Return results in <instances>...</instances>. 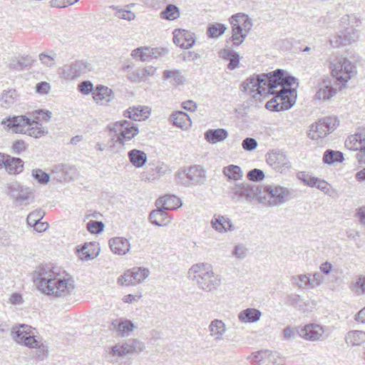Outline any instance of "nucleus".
<instances>
[{
    "instance_id": "5701e85b",
    "label": "nucleus",
    "mask_w": 365,
    "mask_h": 365,
    "mask_svg": "<svg viewBox=\"0 0 365 365\" xmlns=\"http://www.w3.org/2000/svg\"><path fill=\"white\" fill-rule=\"evenodd\" d=\"M150 114V110L148 107L137 106L130 107L124 111L123 116L135 121H140L147 119Z\"/></svg>"
},
{
    "instance_id": "58836bf2",
    "label": "nucleus",
    "mask_w": 365,
    "mask_h": 365,
    "mask_svg": "<svg viewBox=\"0 0 365 365\" xmlns=\"http://www.w3.org/2000/svg\"><path fill=\"white\" fill-rule=\"evenodd\" d=\"M236 21L238 24H240L242 27V30L244 34H246V36L248 34L250 31L252 27V21L247 15L242 14H237L232 16V22Z\"/></svg>"
},
{
    "instance_id": "ddd939ff",
    "label": "nucleus",
    "mask_w": 365,
    "mask_h": 365,
    "mask_svg": "<svg viewBox=\"0 0 365 365\" xmlns=\"http://www.w3.org/2000/svg\"><path fill=\"white\" fill-rule=\"evenodd\" d=\"M258 187L251 186L248 184L237 183L235 184L231 188L230 194L232 198L237 201L246 200L252 201L257 195Z\"/></svg>"
},
{
    "instance_id": "09e8293b",
    "label": "nucleus",
    "mask_w": 365,
    "mask_h": 365,
    "mask_svg": "<svg viewBox=\"0 0 365 365\" xmlns=\"http://www.w3.org/2000/svg\"><path fill=\"white\" fill-rule=\"evenodd\" d=\"M108 354L113 357H123L129 354L125 343L122 344H117L112 346L108 351Z\"/></svg>"
},
{
    "instance_id": "c9c22d12",
    "label": "nucleus",
    "mask_w": 365,
    "mask_h": 365,
    "mask_svg": "<svg viewBox=\"0 0 365 365\" xmlns=\"http://www.w3.org/2000/svg\"><path fill=\"white\" fill-rule=\"evenodd\" d=\"M230 22L232 27V41L236 46L242 43L246 38V34H244L242 27L236 21L232 22V16L230 19Z\"/></svg>"
},
{
    "instance_id": "69168bd1",
    "label": "nucleus",
    "mask_w": 365,
    "mask_h": 365,
    "mask_svg": "<svg viewBox=\"0 0 365 365\" xmlns=\"http://www.w3.org/2000/svg\"><path fill=\"white\" fill-rule=\"evenodd\" d=\"M115 15L119 19L128 21L133 20L135 17V14L131 11H125L123 9H118Z\"/></svg>"
},
{
    "instance_id": "6e6552de",
    "label": "nucleus",
    "mask_w": 365,
    "mask_h": 365,
    "mask_svg": "<svg viewBox=\"0 0 365 365\" xmlns=\"http://www.w3.org/2000/svg\"><path fill=\"white\" fill-rule=\"evenodd\" d=\"M341 21L344 24L348 22L350 27H347L344 31H341L331 36L329 41L334 48H339L354 41L356 36L354 31V27H357L361 24L360 19L354 15L344 16Z\"/></svg>"
},
{
    "instance_id": "7ed1b4c3",
    "label": "nucleus",
    "mask_w": 365,
    "mask_h": 365,
    "mask_svg": "<svg viewBox=\"0 0 365 365\" xmlns=\"http://www.w3.org/2000/svg\"><path fill=\"white\" fill-rule=\"evenodd\" d=\"M282 74H284V71L277 69L269 73L251 76L242 83V91L252 95L254 98H257V96H265L269 91H274L276 86L274 82L282 81Z\"/></svg>"
},
{
    "instance_id": "3c124183",
    "label": "nucleus",
    "mask_w": 365,
    "mask_h": 365,
    "mask_svg": "<svg viewBox=\"0 0 365 365\" xmlns=\"http://www.w3.org/2000/svg\"><path fill=\"white\" fill-rule=\"evenodd\" d=\"M118 284L122 286H135V282L133 279V274L132 269L127 270L123 275H121L118 279Z\"/></svg>"
},
{
    "instance_id": "4c0bfd02",
    "label": "nucleus",
    "mask_w": 365,
    "mask_h": 365,
    "mask_svg": "<svg viewBox=\"0 0 365 365\" xmlns=\"http://www.w3.org/2000/svg\"><path fill=\"white\" fill-rule=\"evenodd\" d=\"M292 284L299 289H312L310 274H297L291 277Z\"/></svg>"
},
{
    "instance_id": "052dcab7",
    "label": "nucleus",
    "mask_w": 365,
    "mask_h": 365,
    "mask_svg": "<svg viewBox=\"0 0 365 365\" xmlns=\"http://www.w3.org/2000/svg\"><path fill=\"white\" fill-rule=\"evenodd\" d=\"M247 178L252 181H260L264 179V174L262 170L255 168L248 172Z\"/></svg>"
},
{
    "instance_id": "dca6fc26",
    "label": "nucleus",
    "mask_w": 365,
    "mask_h": 365,
    "mask_svg": "<svg viewBox=\"0 0 365 365\" xmlns=\"http://www.w3.org/2000/svg\"><path fill=\"white\" fill-rule=\"evenodd\" d=\"M297 333L302 338L308 341H318L324 333V327L317 324H308L297 329Z\"/></svg>"
},
{
    "instance_id": "5fc2aeb1",
    "label": "nucleus",
    "mask_w": 365,
    "mask_h": 365,
    "mask_svg": "<svg viewBox=\"0 0 365 365\" xmlns=\"http://www.w3.org/2000/svg\"><path fill=\"white\" fill-rule=\"evenodd\" d=\"M315 187L330 197H333L335 192V191L331 188L330 185L327 182L319 178L317 179V182H316Z\"/></svg>"
},
{
    "instance_id": "c03bdc74",
    "label": "nucleus",
    "mask_w": 365,
    "mask_h": 365,
    "mask_svg": "<svg viewBox=\"0 0 365 365\" xmlns=\"http://www.w3.org/2000/svg\"><path fill=\"white\" fill-rule=\"evenodd\" d=\"M163 76L165 79L173 78V83L176 85H181L185 81V76L178 70L165 71Z\"/></svg>"
},
{
    "instance_id": "8fccbe9b",
    "label": "nucleus",
    "mask_w": 365,
    "mask_h": 365,
    "mask_svg": "<svg viewBox=\"0 0 365 365\" xmlns=\"http://www.w3.org/2000/svg\"><path fill=\"white\" fill-rule=\"evenodd\" d=\"M31 175L41 185H46L50 180V175L39 168L34 169Z\"/></svg>"
},
{
    "instance_id": "13d9d810",
    "label": "nucleus",
    "mask_w": 365,
    "mask_h": 365,
    "mask_svg": "<svg viewBox=\"0 0 365 365\" xmlns=\"http://www.w3.org/2000/svg\"><path fill=\"white\" fill-rule=\"evenodd\" d=\"M285 303L287 305L298 307H301L302 299L299 295L297 294H288L285 298Z\"/></svg>"
},
{
    "instance_id": "f704fd0d",
    "label": "nucleus",
    "mask_w": 365,
    "mask_h": 365,
    "mask_svg": "<svg viewBox=\"0 0 365 365\" xmlns=\"http://www.w3.org/2000/svg\"><path fill=\"white\" fill-rule=\"evenodd\" d=\"M220 56L222 58L230 61L227 65V68L234 70L239 66L240 56L239 54L230 49H224L220 52Z\"/></svg>"
},
{
    "instance_id": "f3484780",
    "label": "nucleus",
    "mask_w": 365,
    "mask_h": 365,
    "mask_svg": "<svg viewBox=\"0 0 365 365\" xmlns=\"http://www.w3.org/2000/svg\"><path fill=\"white\" fill-rule=\"evenodd\" d=\"M87 70L86 63L83 61H75L70 65L64 66L60 74L61 77L66 80H73L79 77L82 73H86Z\"/></svg>"
},
{
    "instance_id": "774afa93",
    "label": "nucleus",
    "mask_w": 365,
    "mask_h": 365,
    "mask_svg": "<svg viewBox=\"0 0 365 365\" xmlns=\"http://www.w3.org/2000/svg\"><path fill=\"white\" fill-rule=\"evenodd\" d=\"M39 60L43 65L48 67H53L56 63L54 56H51L43 53L39 54Z\"/></svg>"
},
{
    "instance_id": "393cba45",
    "label": "nucleus",
    "mask_w": 365,
    "mask_h": 365,
    "mask_svg": "<svg viewBox=\"0 0 365 365\" xmlns=\"http://www.w3.org/2000/svg\"><path fill=\"white\" fill-rule=\"evenodd\" d=\"M99 250L98 244L95 242L85 243L81 249H77L79 257L82 260L96 258L99 254Z\"/></svg>"
},
{
    "instance_id": "79ce46f5",
    "label": "nucleus",
    "mask_w": 365,
    "mask_h": 365,
    "mask_svg": "<svg viewBox=\"0 0 365 365\" xmlns=\"http://www.w3.org/2000/svg\"><path fill=\"white\" fill-rule=\"evenodd\" d=\"M179 16V9L173 4H168L165 9L160 13V18L170 21L178 19Z\"/></svg>"
},
{
    "instance_id": "a18cd8bd",
    "label": "nucleus",
    "mask_w": 365,
    "mask_h": 365,
    "mask_svg": "<svg viewBox=\"0 0 365 365\" xmlns=\"http://www.w3.org/2000/svg\"><path fill=\"white\" fill-rule=\"evenodd\" d=\"M131 269L135 284L143 282L150 274V271L148 268L133 267Z\"/></svg>"
},
{
    "instance_id": "4468645a",
    "label": "nucleus",
    "mask_w": 365,
    "mask_h": 365,
    "mask_svg": "<svg viewBox=\"0 0 365 365\" xmlns=\"http://www.w3.org/2000/svg\"><path fill=\"white\" fill-rule=\"evenodd\" d=\"M266 161L274 170L282 173L291 167L287 155L282 151L274 150L267 153Z\"/></svg>"
},
{
    "instance_id": "37998d69",
    "label": "nucleus",
    "mask_w": 365,
    "mask_h": 365,
    "mask_svg": "<svg viewBox=\"0 0 365 365\" xmlns=\"http://www.w3.org/2000/svg\"><path fill=\"white\" fill-rule=\"evenodd\" d=\"M153 54V50L146 48V47H140L136 49H134L132 51V56L134 58H139L142 61H147Z\"/></svg>"
},
{
    "instance_id": "39448f33",
    "label": "nucleus",
    "mask_w": 365,
    "mask_h": 365,
    "mask_svg": "<svg viewBox=\"0 0 365 365\" xmlns=\"http://www.w3.org/2000/svg\"><path fill=\"white\" fill-rule=\"evenodd\" d=\"M1 125L6 126L14 133L26 134L36 138H41L47 133V130L41 123L31 120L26 115H14L4 118Z\"/></svg>"
},
{
    "instance_id": "4d7b16f0",
    "label": "nucleus",
    "mask_w": 365,
    "mask_h": 365,
    "mask_svg": "<svg viewBox=\"0 0 365 365\" xmlns=\"http://www.w3.org/2000/svg\"><path fill=\"white\" fill-rule=\"evenodd\" d=\"M78 89L83 95L93 94L95 90L93 83L90 81H84L80 83L78 86Z\"/></svg>"
},
{
    "instance_id": "7c9ffc66",
    "label": "nucleus",
    "mask_w": 365,
    "mask_h": 365,
    "mask_svg": "<svg viewBox=\"0 0 365 365\" xmlns=\"http://www.w3.org/2000/svg\"><path fill=\"white\" fill-rule=\"evenodd\" d=\"M228 136V132L223 128L210 129L205 133V138L211 143H216L225 140Z\"/></svg>"
},
{
    "instance_id": "20e7f679",
    "label": "nucleus",
    "mask_w": 365,
    "mask_h": 365,
    "mask_svg": "<svg viewBox=\"0 0 365 365\" xmlns=\"http://www.w3.org/2000/svg\"><path fill=\"white\" fill-rule=\"evenodd\" d=\"M188 278L199 289L205 292H213L221 284V277L213 272L212 267L207 263L193 264L188 270Z\"/></svg>"
},
{
    "instance_id": "de8ad7c7",
    "label": "nucleus",
    "mask_w": 365,
    "mask_h": 365,
    "mask_svg": "<svg viewBox=\"0 0 365 365\" xmlns=\"http://www.w3.org/2000/svg\"><path fill=\"white\" fill-rule=\"evenodd\" d=\"M226 30L225 25L220 23L210 24L207 29V34L210 37L217 38L225 33Z\"/></svg>"
},
{
    "instance_id": "ea45409f",
    "label": "nucleus",
    "mask_w": 365,
    "mask_h": 365,
    "mask_svg": "<svg viewBox=\"0 0 365 365\" xmlns=\"http://www.w3.org/2000/svg\"><path fill=\"white\" fill-rule=\"evenodd\" d=\"M223 174L230 180H240L243 174L240 167L235 165H230L223 168Z\"/></svg>"
},
{
    "instance_id": "9b49d317",
    "label": "nucleus",
    "mask_w": 365,
    "mask_h": 365,
    "mask_svg": "<svg viewBox=\"0 0 365 365\" xmlns=\"http://www.w3.org/2000/svg\"><path fill=\"white\" fill-rule=\"evenodd\" d=\"M338 125L336 117H326L312 124L309 130L308 136L312 140H318L332 132Z\"/></svg>"
},
{
    "instance_id": "4be33fe9",
    "label": "nucleus",
    "mask_w": 365,
    "mask_h": 365,
    "mask_svg": "<svg viewBox=\"0 0 365 365\" xmlns=\"http://www.w3.org/2000/svg\"><path fill=\"white\" fill-rule=\"evenodd\" d=\"M109 245L112 252L118 255H125L130 249L128 240L121 237L111 238L109 240Z\"/></svg>"
},
{
    "instance_id": "603ef678",
    "label": "nucleus",
    "mask_w": 365,
    "mask_h": 365,
    "mask_svg": "<svg viewBox=\"0 0 365 365\" xmlns=\"http://www.w3.org/2000/svg\"><path fill=\"white\" fill-rule=\"evenodd\" d=\"M345 145L350 150H360L361 151L363 148L362 145H361V143L359 142L356 133L348 137V138L345 141Z\"/></svg>"
},
{
    "instance_id": "72a5a7b5",
    "label": "nucleus",
    "mask_w": 365,
    "mask_h": 365,
    "mask_svg": "<svg viewBox=\"0 0 365 365\" xmlns=\"http://www.w3.org/2000/svg\"><path fill=\"white\" fill-rule=\"evenodd\" d=\"M347 344L360 346L365 342V331L354 330L349 331L345 337Z\"/></svg>"
},
{
    "instance_id": "412c9836",
    "label": "nucleus",
    "mask_w": 365,
    "mask_h": 365,
    "mask_svg": "<svg viewBox=\"0 0 365 365\" xmlns=\"http://www.w3.org/2000/svg\"><path fill=\"white\" fill-rule=\"evenodd\" d=\"M156 207H160L163 210H173L182 206V202L179 197L173 195H165L159 197L155 201Z\"/></svg>"
},
{
    "instance_id": "9d476101",
    "label": "nucleus",
    "mask_w": 365,
    "mask_h": 365,
    "mask_svg": "<svg viewBox=\"0 0 365 365\" xmlns=\"http://www.w3.org/2000/svg\"><path fill=\"white\" fill-rule=\"evenodd\" d=\"M11 335L16 342L29 348H38L41 346V341L35 338L30 326L26 324L15 326L12 328Z\"/></svg>"
},
{
    "instance_id": "6ab92c4d",
    "label": "nucleus",
    "mask_w": 365,
    "mask_h": 365,
    "mask_svg": "<svg viewBox=\"0 0 365 365\" xmlns=\"http://www.w3.org/2000/svg\"><path fill=\"white\" fill-rule=\"evenodd\" d=\"M182 175H185L192 185H202L206 178L205 170L200 165L189 168L186 173H178L177 174L178 179L181 180Z\"/></svg>"
},
{
    "instance_id": "b1692460",
    "label": "nucleus",
    "mask_w": 365,
    "mask_h": 365,
    "mask_svg": "<svg viewBox=\"0 0 365 365\" xmlns=\"http://www.w3.org/2000/svg\"><path fill=\"white\" fill-rule=\"evenodd\" d=\"M158 209L153 210L149 215V220L153 225L158 227L168 225L172 218L168 215L166 211L160 207Z\"/></svg>"
},
{
    "instance_id": "0e129e2a",
    "label": "nucleus",
    "mask_w": 365,
    "mask_h": 365,
    "mask_svg": "<svg viewBox=\"0 0 365 365\" xmlns=\"http://www.w3.org/2000/svg\"><path fill=\"white\" fill-rule=\"evenodd\" d=\"M352 289L357 294L365 293V277H359L354 284Z\"/></svg>"
},
{
    "instance_id": "680f3d73",
    "label": "nucleus",
    "mask_w": 365,
    "mask_h": 365,
    "mask_svg": "<svg viewBox=\"0 0 365 365\" xmlns=\"http://www.w3.org/2000/svg\"><path fill=\"white\" fill-rule=\"evenodd\" d=\"M257 142L255 138H246L242 142V146L247 151H252L257 147Z\"/></svg>"
},
{
    "instance_id": "c85d7f7f",
    "label": "nucleus",
    "mask_w": 365,
    "mask_h": 365,
    "mask_svg": "<svg viewBox=\"0 0 365 365\" xmlns=\"http://www.w3.org/2000/svg\"><path fill=\"white\" fill-rule=\"evenodd\" d=\"M212 227L219 232L232 230V224L230 220L224 216H214L211 221Z\"/></svg>"
},
{
    "instance_id": "473e14b6",
    "label": "nucleus",
    "mask_w": 365,
    "mask_h": 365,
    "mask_svg": "<svg viewBox=\"0 0 365 365\" xmlns=\"http://www.w3.org/2000/svg\"><path fill=\"white\" fill-rule=\"evenodd\" d=\"M131 164L135 168H142L147 161V155L142 150L133 149L128 153Z\"/></svg>"
},
{
    "instance_id": "c756f323",
    "label": "nucleus",
    "mask_w": 365,
    "mask_h": 365,
    "mask_svg": "<svg viewBox=\"0 0 365 365\" xmlns=\"http://www.w3.org/2000/svg\"><path fill=\"white\" fill-rule=\"evenodd\" d=\"M173 123L182 130H187L191 127L192 123L187 113L178 111L171 115Z\"/></svg>"
},
{
    "instance_id": "338daca9",
    "label": "nucleus",
    "mask_w": 365,
    "mask_h": 365,
    "mask_svg": "<svg viewBox=\"0 0 365 365\" xmlns=\"http://www.w3.org/2000/svg\"><path fill=\"white\" fill-rule=\"evenodd\" d=\"M247 249L243 245H237L235 247L232 255L239 259H244L247 256Z\"/></svg>"
},
{
    "instance_id": "a19ab883",
    "label": "nucleus",
    "mask_w": 365,
    "mask_h": 365,
    "mask_svg": "<svg viewBox=\"0 0 365 365\" xmlns=\"http://www.w3.org/2000/svg\"><path fill=\"white\" fill-rule=\"evenodd\" d=\"M344 160L342 153L327 150L325 151L323 157V161L327 164H332L336 162L341 163Z\"/></svg>"
},
{
    "instance_id": "e433bc0d",
    "label": "nucleus",
    "mask_w": 365,
    "mask_h": 365,
    "mask_svg": "<svg viewBox=\"0 0 365 365\" xmlns=\"http://www.w3.org/2000/svg\"><path fill=\"white\" fill-rule=\"evenodd\" d=\"M336 89L324 81L319 86L316 93V98L319 100H328L336 94Z\"/></svg>"
},
{
    "instance_id": "a878e982",
    "label": "nucleus",
    "mask_w": 365,
    "mask_h": 365,
    "mask_svg": "<svg viewBox=\"0 0 365 365\" xmlns=\"http://www.w3.org/2000/svg\"><path fill=\"white\" fill-rule=\"evenodd\" d=\"M210 336L215 341H220L223 339L224 334L227 331L225 324L220 319L212 320L208 327Z\"/></svg>"
},
{
    "instance_id": "864d4df0",
    "label": "nucleus",
    "mask_w": 365,
    "mask_h": 365,
    "mask_svg": "<svg viewBox=\"0 0 365 365\" xmlns=\"http://www.w3.org/2000/svg\"><path fill=\"white\" fill-rule=\"evenodd\" d=\"M135 328V326L132 323L131 321L125 320L119 323L118 327V331L123 335L128 334V336Z\"/></svg>"
},
{
    "instance_id": "f03ea898",
    "label": "nucleus",
    "mask_w": 365,
    "mask_h": 365,
    "mask_svg": "<svg viewBox=\"0 0 365 365\" xmlns=\"http://www.w3.org/2000/svg\"><path fill=\"white\" fill-rule=\"evenodd\" d=\"M282 81H274L276 88L269 91L268 94L274 97L268 101L265 105L267 109L272 111H280L291 108L295 103L297 98L296 87L297 79L284 72L280 76Z\"/></svg>"
},
{
    "instance_id": "a211bd4d",
    "label": "nucleus",
    "mask_w": 365,
    "mask_h": 365,
    "mask_svg": "<svg viewBox=\"0 0 365 365\" xmlns=\"http://www.w3.org/2000/svg\"><path fill=\"white\" fill-rule=\"evenodd\" d=\"M173 42L178 46L188 49L195 42L194 34L185 29H175L173 33Z\"/></svg>"
},
{
    "instance_id": "cd10ccee",
    "label": "nucleus",
    "mask_w": 365,
    "mask_h": 365,
    "mask_svg": "<svg viewBox=\"0 0 365 365\" xmlns=\"http://www.w3.org/2000/svg\"><path fill=\"white\" fill-rule=\"evenodd\" d=\"M19 95L15 89L4 91L0 98V105L4 108H11L19 100Z\"/></svg>"
},
{
    "instance_id": "aec40b11",
    "label": "nucleus",
    "mask_w": 365,
    "mask_h": 365,
    "mask_svg": "<svg viewBox=\"0 0 365 365\" xmlns=\"http://www.w3.org/2000/svg\"><path fill=\"white\" fill-rule=\"evenodd\" d=\"M114 98L113 91L107 86L99 85L93 92V101L99 105H106Z\"/></svg>"
},
{
    "instance_id": "bb28decb",
    "label": "nucleus",
    "mask_w": 365,
    "mask_h": 365,
    "mask_svg": "<svg viewBox=\"0 0 365 365\" xmlns=\"http://www.w3.org/2000/svg\"><path fill=\"white\" fill-rule=\"evenodd\" d=\"M262 313L255 308H247L238 314L239 320L242 323H254L259 320Z\"/></svg>"
},
{
    "instance_id": "2eb2a0df",
    "label": "nucleus",
    "mask_w": 365,
    "mask_h": 365,
    "mask_svg": "<svg viewBox=\"0 0 365 365\" xmlns=\"http://www.w3.org/2000/svg\"><path fill=\"white\" fill-rule=\"evenodd\" d=\"M8 194L19 203H24L33 198V190L14 181L7 185Z\"/></svg>"
},
{
    "instance_id": "f8f14e48",
    "label": "nucleus",
    "mask_w": 365,
    "mask_h": 365,
    "mask_svg": "<svg viewBox=\"0 0 365 365\" xmlns=\"http://www.w3.org/2000/svg\"><path fill=\"white\" fill-rule=\"evenodd\" d=\"M247 359L253 365H283L284 359L277 351L261 350L251 354Z\"/></svg>"
},
{
    "instance_id": "423d86ee",
    "label": "nucleus",
    "mask_w": 365,
    "mask_h": 365,
    "mask_svg": "<svg viewBox=\"0 0 365 365\" xmlns=\"http://www.w3.org/2000/svg\"><path fill=\"white\" fill-rule=\"evenodd\" d=\"M329 68L333 78L343 86L357 73L354 60L344 56H337L330 62Z\"/></svg>"
},
{
    "instance_id": "f257e3e1",
    "label": "nucleus",
    "mask_w": 365,
    "mask_h": 365,
    "mask_svg": "<svg viewBox=\"0 0 365 365\" xmlns=\"http://www.w3.org/2000/svg\"><path fill=\"white\" fill-rule=\"evenodd\" d=\"M35 282L39 291L54 297H65L74 290L73 280L66 278L53 264L39 266L36 270Z\"/></svg>"
},
{
    "instance_id": "e2e57ef3",
    "label": "nucleus",
    "mask_w": 365,
    "mask_h": 365,
    "mask_svg": "<svg viewBox=\"0 0 365 365\" xmlns=\"http://www.w3.org/2000/svg\"><path fill=\"white\" fill-rule=\"evenodd\" d=\"M79 0H51V6L55 8H65L69 5H73Z\"/></svg>"
},
{
    "instance_id": "6e6d98bb",
    "label": "nucleus",
    "mask_w": 365,
    "mask_h": 365,
    "mask_svg": "<svg viewBox=\"0 0 365 365\" xmlns=\"http://www.w3.org/2000/svg\"><path fill=\"white\" fill-rule=\"evenodd\" d=\"M86 227L90 232L98 234L103 231L104 225L101 221L91 220L87 223Z\"/></svg>"
},
{
    "instance_id": "2f4dec72",
    "label": "nucleus",
    "mask_w": 365,
    "mask_h": 365,
    "mask_svg": "<svg viewBox=\"0 0 365 365\" xmlns=\"http://www.w3.org/2000/svg\"><path fill=\"white\" fill-rule=\"evenodd\" d=\"M23 168L24 161L21 158L9 156L6 158L5 168L9 174H19L23 171Z\"/></svg>"
},
{
    "instance_id": "bf43d9fd",
    "label": "nucleus",
    "mask_w": 365,
    "mask_h": 365,
    "mask_svg": "<svg viewBox=\"0 0 365 365\" xmlns=\"http://www.w3.org/2000/svg\"><path fill=\"white\" fill-rule=\"evenodd\" d=\"M44 215L41 210H35L31 212L27 217V222L30 225H32L36 222L40 221Z\"/></svg>"
},
{
    "instance_id": "49530a36",
    "label": "nucleus",
    "mask_w": 365,
    "mask_h": 365,
    "mask_svg": "<svg viewBox=\"0 0 365 365\" xmlns=\"http://www.w3.org/2000/svg\"><path fill=\"white\" fill-rule=\"evenodd\" d=\"M127 346V351L128 354L140 353L145 349V344L143 342L138 339H130L125 343Z\"/></svg>"
},
{
    "instance_id": "0eeeda50",
    "label": "nucleus",
    "mask_w": 365,
    "mask_h": 365,
    "mask_svg": "<svg viewBox=\"0 0 365 365\" xmlns=\"http://www.w3.org/2000/svg\"><path fill=\"white\" fill-rule=\"evenodd\" d=\"M264 195L260 197L265 205L274 207L287 202L292 197L293 191L287 187L277 184L264 186Z\"/></svg>"
},
{
    "instance_id": "1a4fd4ad",
    "label": "nucleus",
    "mask_w": 365,
    "mask_h": 365,
    "mask_svg": "<svg viewBox=\"0 0 365 365\" xmlns=\"http://www.w3.org/2000/svg\"><path fill=\"white\" fill-rule=\"evenodd\" d=\"M108 128L110 131L115 133L113 140L122 145H124L139 133L138 125L126 120L116 121L110 125Z\"/></svg>"
}]
</instances>
